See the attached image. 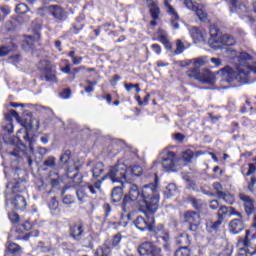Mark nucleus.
I'll return each instance as SVG.
<instances>
[{"mask_svg":"<svg viewBox=\"0 0 256 256\" xmlns=\"http://www.w3.org/2000/svg\"><path fill=\"white\" fill-rule=\"evenodd\" d=\"M157 178L155 182L144 185L141 189L136 184H131L128 194L123 198L122 211H130L131 203L137 202L140 210L148 215H155L159 209V192L157 191Z\"/></svg>","mask_w":256,"mask_h":256,"instance_id":"1","label":"nucleus"},{"mask_svg":"<svg viewBox=\"0 0 256 256\" xmlns=\"http://www.w3.org/2000/svg\"><path fill=\"white\" fill-rule=\"evenodd\" d=\"M238 199L242 203L245 215L254 216L244 238L238 239V247H244L246 256H256V207L255 198L245 192L238 193Z\"/></svg>","mask_w":256,"mask_h":256,"instance_id":"2","label":"nucleus"},{"mask_svg":"<svg viewBox=\"0 0 256 256\" xmlns=\"http://www.w3.org/2000/svg\"><path fill=\"white\" fill-rule=\"evenodd\" d=\"M105 172V165L103 162H98L92 169V178L90 182H86V187L91 193V195H97V191H101V185H103V181H107L108 176L103 173Z\"/></svg>","mask_w":256,"mask_h":256,"instance_id":"3","label":"nucleus"},{"mask_svg":"<svg viewBox=\"0 0 256 256\" xmlns=\"http://www.w3.org/2000/svg\"><path fill=\"white\" fill-rule=\"evenodd\" d=\"M187 77L190 79H195L196 81H200V83H203V85H215L217 81V77H215V74L211 72L210 70H204L201 72V69L196 68H190L186 72Z\"/></svg>","mask_w":256,"mask_h":256,"instance_id":"4","label":"nucleus"},{"mask_svg":"<svg viewBox=\"0 0 256 256\" xmlns=\"http://www.w3.org/2000/svg\"><path fill=\"white\" fill-rule=\"evenodd\" d=\"M127 173H129V167L119 159L117 164L109 170L107 177L112 183H127Z\"/></svg>","mask_w":256,"mask_h":256,"instance_id":"5","label":"nucleus"},{"mask_svg":"<svg viewBox=\"0 0 256 256\" xmlns=\"http://www.w3.org/2000/svg\"><path fill=\"white\" fill-rule=\"evenodd\" d=\"M148 231L151 233V239H156L154 240V243L159 244L162 240L164 249H169V240L171 239V236H169V231L165 229V225L158 224L155 226V224H152Z\"/></svg>","mask_w":256,"mask_h":256,"instance_id":"6","label":"nucleus"},{"mask_svg":"<svg viewBox=\"0 0 256 256\" xmlns=\"http://www.w3.org/2000/svg\"><path fill=\"white\" fill-rule=\"evenodd\" d=\"M33 229V223H31L29 220L24 221L23 223L17 224L15 233L18 234L15 241H29L31 237H39V230H32ZM32 230V231H31ZM25 231L27 232L26 234Z\"/></svg>","mask_w":256,"mask_h":256,"instance_id":"7","label":"nucleus"},{"mask_svg":"<svg viewBox=\"0 0 256 256\" xmlns=\"http://www.w3.org/2000/svg\"><path fill=\"white\" fill-rule=\"evenodd\" d=\"M38 71L42 73V75H40L41 81H47L48 83H53V81H57V75L55 74V71H53L51 61L40 60L38 64Z\"/></svg>","mask_w":256,"mask_h":256,"instance_id":"8","label":"nucleus"},{"mask_svg":"<svg viewBox=\"0 0 256 256\" xmlns=\"http://www.w3.org/2000/svg\"><path fill=\"white\" fill-rule=\"evenodd\" d=\"M138 253L141 256H165L163 249L151 241L141 243L138 247Z\"/></svg>","mask_w":256,"mask_h":256,"instance_id":"9","label":"nucleus"},{"mask_svg":"<svg viewBox=\"0 0 256 256\" xmlns=\"http://www.w3.org/2000/svg\"><path fill=\"white\" fill-rule=\"evenodd\" d=\"M23 128L17 131V135L24 133L23 139L29 143V149L33 151V145H35V138L29 136V132L33 130V118H23L20 120Z\"/></svg>","mask_w":256,"mask_h":256,"instance_id":"10","label":"nucleus"},{"mask_svg":"<svg viewBox=\"0 0 256 256\" xmlns=\"http://www.w3.org/2000/svg\"><path fill=\"white\" fill-rule=\"evenodd\" d=\"M66 177L69 180L70 187L74 189H79L82 187L81 184L83 183V174L79 172V167L76 165H72V167H68L66 171Z\"/></svg>","mask_w":256,"mask_h":256,"instance_id":"11","label":"nucleus"},{"mask_svg":"<svg viewBox=\"0 0 256 256\" xmlns=\"http://www.w3.org/2000/svg\"><path fill=\"white\" fill-rule=\"evenodd\" d=\"M68 235L73 241H81L85 237V223L78 221L70 224L68 227Z\"/></svg>","mask_w":256,"mask_h":256,"instance_id":"12","label":"nucleus"},{"mask_svg":"<svg viewBox=\"0 0 256 256\" xmlns=\"http://www.w3.org/2000/svg\"><path fill=\"white\" fill-rule=\"evenodd\" d=\"M184 223H188L189 227L188 230L195 232L199 229V225L201 224V216L198 212L193 210H188L184 213Z\"/></svg>","mask_w":256,"mask_h":256,"instance_id":"13","label":"nucleus"},{"mask_svg":"<svg viewBox=\"0 0 256 256\" xmlns=\"http://www.w3.org/2000/svg\"><path fill=\"white\" fill-rule=\"evenodd\" d=\"M146 4L152 19V21H150V27H157V21L161 19V8L155 0H146Z\"/></svg>","mask_w":256,"mask_h":256,"instance_id":"14","label":"nucleus"},{"mask_svg":"<svg viewBox=\"0 0 256 256\" xmlns=\"http://www.w3.org/2000/svg\"><path fill=\"white\" fill-rule=\"evenodd\" d=\"M236 41L233 36L229 34L222 35L218 40L217 36L212 39L211 47L212 49H223V47H233Z\"/></svg>","mask_w":256,"mask_h":256,"instance_id":"15","label":"nucleus"},{"mask_svg":"<svg viewBox=\"0 0 256 256\" xmlns=\"http://www.w3.org/2000/svg\"><path fill=\"white\" fill-rule=\"evenodd\" d=\"M146 215V217L143 216H137V218L134 220V225L136 228L139 229V231H149L152 225H155V214Z\"/></svg>","mask_w":256,"mask_h":256,"instance_id":"16","label":"nucleus"},{"mask_svg":"<svg viewBox=\"0 0 256 256\" xmlns=\"http://www.w3.org/2000/svg\"><path fill=\"white\" fill-rule=\"evenodd\" d=\"M217 219L225 221L227 217H241V212L237 211V208L232 206L220 205L217 213Z\"/></svg>","mask_w":256,"mask_h":256,"instance_id":"17","label":"nucleus"},{"mask_svg":"<svg viewBox=\"0 0 256 256\" xmlns=\"http://www.w3.org/2000/svg\"><path fill=\"white\" fill-rule=\"evenodd\" d=\"M184 5L190 11H194L200 21H207L208 14L203 8H201L199 3L193 0H184Z\"/></svg>","mask_w":256,"mask_h":256,"instance_id":"18","label":"nucleus"},{"mask_svg":"<svg viewBox=\"0 0 256 256\" xmlns=\"http://www.w3.org/2000/svg\"><path fill=\"white\" fill-rule=\"evenodd\" d=\"M238 218L232 219L228 224V229L232 235H239L241 231L245 230V220H243V213Z\"/></svg>","mask_w":256,"mask_h":256,"instance_id":"19","label":"nucleus"},{"mask_svg":"<svg viewBox=\"0 0 256 256\" xmlns=\"http://www.w3.org/2000/svg\"><path fill=\"white\" fill-rule=\"evenodd\" d=\"M85 19H87L85 13H80L75 18L74 23L71 24V27L69 28V33H71V35H79V33H81L83 29H85Z\"/></svg>","mask_w":256,"mask_h":256,"instance_id":"20","label":"nucleus"},{"mask_svg":"<svg viewBox=\"0 0 256 256\" xmlns=\"http://www.w3.org/2000/svg\"><path fill=\"white\" fill-rule=\"evenodd\" d=\"M10 157V167L12 171H19L21 169V162L23 158L21 157V149L15 148L13 151L8 153Z\"/></svg>","mask_w":256,"mask_h":256,"instance_id":"21","label":"nucleus"},{"mask_svg":"<svg viewBox=\"0 0 256 256\" xmlns=\"http://www.w3.org/2000/svg\"><path fill=\"white\" fill-rule=\"evenodd\" d=\"M48 10L57 23H63L67 19V12L59 5H50Z\"/></svg>","mask_w":256,"mask_h":256,"instance_id":"22","label":"nucleus"},{"mask_svg":"<svg viewBox=\"0 0 256 256\" xmlns=\"http://www.w3.org/2000/svg\"><path fill=\"white\" fill-rule=\"evenodd\" d=\"M164 7L167 8L168 15L171 16V25L174 29H179V14L173 6H171V0H164Z\"/></svg>","mask_w":256,"mask_h":256,"instance_id":"23","label":"nucleus"},{"mask_svg":"<svg viewBox=\"0 0 256 256\" xmlns=\"http://www.w3.org/2000/svg\"><path fill=\"white\" fill-rule=\"evenodd\" d=\"M10 203L15 211H25L27 209V200L21 195H15Z\"/></svg>","mask_w":256,"mask_h":256,"instance_id":"24","label":"nucleus"},{"mask_svg":"<svg viewBox=\"0 0 256 256\" xmlns=\"http://www.w3.org/2000/svg\"><path fill=\"white\" fill-rule=\"evenodd\" d=\"M234 80L241 83V85L249 83V71L247 67H238L237 71L234 73Z\"/></svg>","mask_w":256,"mask_h":256,"instance_id":"25","label":"nucleus"},{"mask_svg":"<svg viewBox=\"0 0 256 256\" xmlns=\"http://www.w3.org/2000/svg\"><path fill=\"white\" fill-rule=\"evenodd\" d=\"M41 41V33L35 32L34 35L25 36V40L22 42L23 49H33L35 43Z\"/></svg>","mask_w":256,"mask_h":256,"instance_id":"26","label":"nucleus"},{"mask_svg":"<svg viewBox=\"0 0 256 256\" xmlns=\"http://www.w3.org/2000/svg\"><path fill=\"white\" fill-rule=\"evenodd\" d=\"M76 197L80 205H84V203H91V196L87 194L86 184L76 189Z\"/></svg>","mask_w":256,"mask_h":256,"instance_id":"27","label":"nucleus"},{"mask_svg":"<svg viewBox=\"0 0 256 256\" xmlns=\"http://www.w3.org/2000/svg\"><path fill=\"white\" fill-rule=\"evenodd\" d=\"M22 248L15 242L8 241L4 250V256H17L20 255Z\"/></svg>","mask_w":256,"mask_h":256,"instance_id":"28","label":"nucleus"},{"mask_svg":"<svg viewBox=\"0 0 256 256\" xmlns=\"http://www.w3.org/2000/svg\"><path fill=\"white\" fill-rule=\"evenodd\" d=\"M157 33H158L157 41H159V43H162L166 51H171V49H173V44H171V41L167 36V32L163 29H158Z\"/></svg>","mask_w":256,"mask_h":256,"instance_id":"29","label":"nucleus"},{"mask_svg":"<svg viewBox=\"0 0 256 256\" xmlns=\"http://www.w3.org/2000/svg\"><path fill=\"white\" fill-rule=\"evenodd\" d=\"M203 155V151H196L194 152L191 149H186L182 152V159L185 163H191L193 159H197Z\"/></svg>","mask_w":256,"mask_h":256,"instance_id":"30","label":"nucleus"},{"mask_svg":"<svg viewBox=\"0 0 256 256\" xmlns=\"http://www.w3.org/2000/svg\"><path fill=\"white\" fill-rule=\"evenodd\" d=\"M176 245H179L180 247H190L191 245V236L187 234V232L180 233L175 238Z\"/></svg>","mask_w":256,"mask_h":256,"instance_id":"31","label":"nucleus"},{"mask_svg":"<svg viewBox=\"0 0 256 256\" xmlns=\"http://www.w3.org/2000/svg\"><path fill=\"white\" fill-rule=\"evenodd\" d=\"M162 167L167 171L175 169V152H168V157L162 160Z\"/></svg>","mask_w":256,"mask_h":256,"instance_id":"32","label":"nucleus"},{"mask_svg":"<svg viewBox=\"0 0 256 256\" xmlns=\"http://www.w3.org/2000/svg\"><path fill=\"white\" fill-rule=\"evenodd\" d=\"M19 49V46L17 44L11 42L8 45H1L0 46V57H7L9 53H15Z\"/></svg>","mask_w":256,"mask_h":256,"instance_id":"33","label":"nucleus"},{"mask_svg":"<svg viewBox=\"0 0 256 256\" xmlns=\"http://www.w3.org/2000/svg\"><path fill=\"white\" fill-rule=\"evenodd\" d=\"M60 163L64 165L66 172L68 167H73V165H75V162L71 161V150H66L63 152V154L60 156Z\"/></svg>","mask_w":256,"mask_h":256,"instance_id":"34","label":"nucleus"},{"mask_svg":"<svg viewBox=\"0 0 256 256\" xmlns=\"http://www.w3.org/2000/svg\"><path fill=\"white\" fill-rule=\"evenodd\" d=\"M49 175L51 177L50 185L52 189H59V187H61V181H63V179L59 175V172L50 171Z\"/></svg>","mask_w":256,"mask_h":256,"instance_id":"35","label":"nucleus"},{"mask_svg":"<svg viewBox=\"0 0 256 256\" xmlns=\"http://www.w3.org/2000/svg\"><path fill=\"white\" fill-rule=\"evenodd\" d=\"M187 201L188 203H190V205H192L193 209H195V211H198L199 213H201V211H203L205 207V202L193 196L188 197Z\"/></svg>","mask_w":256,"mask_h":256,"instance_id":"36","label":"nucleus"},{"mask_svg":"<svg viewBox=\"0 0 256 256\" xmlns=\"http://www.w3.org/2000/svg\"><path fill=\"white\" fill-rule=\"evenodd\" d=\"M7 187H11L12 193H23V180L14 179L8 183Z\"/></svg>","mask_w":256,"mask_h":256,"instance_id":"37","label":"nucleus"},{"mask_svg":"<svg viewBox=\"0 0 256 256\" xmlns=\"http://www.w3.org/2000/svg\"><path fill=\"white\" fill-rule=\"evenodd\" d=\"M123 199V188L116 186L112 189L111 200L113 203H119Z\"/></svg>","mask_w":256,"mask_h":256,"instance_id":"38","label":"nucleus"},{"mask_svg":"<svg viewBox=\"0 0 256 256\" xmlns=\"http://www.w3.org/2000/svg\"><path fill=\"white\" fill-rule=\"evenodd\" d=\"M76 243H80L84 249H93L94 244H93V236L92 235H87L83 236L81 240H77Z\"/></svg>","mask_w":256,"mask_h":256,"instance_id":"39","label":"nucleus"},{"mask_svg":"<svg viewBox=\"0 0 256 256\" xmlns=\"http://www.w3.org/2000/svg\"><path fill=\"white\" fill-rule=\"evenodd\" d=\"M119 217H120L119 221H109L108 222V227L110 229H117L119 227H127L129 222H124L123 221V218L125 217V215H123V213H120Z\"/></svg>","mask_w":256,"mask_h":256,"instance_id":"40","label":"nucleus"},{"mask_svg":"<svg viewBox=\"0 0 256 256\" xmlns=\"http://www.w3.org/2000/svg\"><path fill=\"white\" fill-rule=\"evenodd\" d=\"M218 199H222L227 205H235V195L229 192H220Z\"/></svg>","mask_w":256,"mask_h":256,"instance_id":"41","label":"nucleus"},{"mask_svg":"<svg viewBox=\"0 0 256 256\" xmlns=\"http://www.w3.org/2000/svg\"><path fill=\"white\" fill-rule=\"evenodd\" d=\"M175 193H177V186L174 183L168 184L166 190L164 191L166 199H171Z\"/></svg>","mask_w":256,"mask_h":256,"instance_id":"42","label":"nucleus"},{"mask_svg":"<svg viewBox=\"0 0 256 256\" xmlns=\"http://www.w3.org/2000/svg\"><path fill=\"white\" fill-rule=\"evenodd\" d=\"M207 63V56H201L193 60V65L196 69H201V67H205Z\"/></svg>","mask_w":256,"mask_h":256,"instance_id":"43","label":"nucleus"},{"mask_svg":"<svg viewBox=\"0 0 256 256\" xmlns=\"http://www.w3.org/2000/svg\"><path fill=\"white\" fill-rule=\"evenodd\" d=\"M221 225H223V220L218 218V221L211 222L210 225L207 226V230L209 233H213V231H219Z\"/></svg>","mask_w":256,"mask_h":256,"instance_id":"44","label":"nucleus"},{"mask_svg":"<svg viewBox=\"0 0 256 256\" xmlns=\"http://www.w3.org/2000/svg\"><path fill=\"white\" fill-rule=\"evenodd\" d=\"M15 11L18 15H25V13H29V6L25 3H19L16 6Z\"/></svg>","mask_w":256,"mask_h":256,"instance_id":"45","label":"nucleus"},{"mask_svg":"<svg viewBox=\"0 0 256 256\" xmlns=\"http://www.w3.org/2000/svg\"><path fill=\"white\" fill-rule=\"evenodd\" d=\"M174 256H191V249L188 247H179L175 251Z\"/></svg>","mask_w":256,"mask_h":256,"instance_id":"46","label":"nucleus"},{"mask_svg":"<svg viewBox=\"0 0 256 256\" xmlns=\"http://www.w3.org/2000/svg\"><path fill=\"white\" fill-rule=\"evenodd\" d=\"M190 35H191L192 39H195L196 41H199L203 37L201 30L197 27H192L190 29Z\"/></svg>","mask_w":256,"mask_h":256,"instance_id":"47","label":"nucleus"},{"mask_svg":"<svg viewBox=\"0 0 256 256\" xmlns=\"http://www.w3.org/2000/svg\"><path fill=\"white\" fill-rule=\"evenodd\" d=\"M48 209H50V211H57L59 209V201L57 200L56 196L49 200Z\"/></svg>","mask_w":256,"mask_h":256,"instance_id":"48","label":"nucleus"},{"mask_svg":"<svg viewBox=\"0 0 256 256\" xmlns=\"http://www.w3.org/2000/svg\"><path fill=\"white\" fill-rule=\"evenodd\" d=\"M240 63H247V61H253V56L247 52H241L238 56Z\"/></svg>","mask_w":256,"mask_h":256,"instance_id":"49","label":"nucleus"},{"mask_svg":"<svg viewBox=\"0 0 256 256\" xmlns=\"http://www.w3.org/2000/svg\"><path fill=\"white\" fill-rule=\"evenodd\" d=\"M62 203L64 205H75L76 199L74 195L67 194L62 198Z\"/></svg>","mask_w":256,"mask_h":256,"instance_id":"50","label":"nucleus"},{"mask_svg":"<svg viewBox=\"0 0 256 256\" xmlns=\"http://www.w3.org/2000/svg\"><path fill=\"white\" fill-rule=\"evenodd\" d=\"M57 163V158L55 156H49L46 158V160L43 162L44 167H50L53 169Z\"/></svg>","mask_w":256,"mask_h":256,"instance_id":"51","label":"nucleus"},{"mask_svg":"<svg viewBox=\"0 0 256 256\" xmlns=\"http://www.w3.org/2000/svg\"><path fill=\"white\" fill-rule=\"evenodd\" d=\"M8 219L13 225H18L19 221H21V217L17 214V212H9Z\"/></svg>","mask_w":256,"mask_h":256,"instance_id":"52","label":"nucleus"},{"mask_svg":"<svg viewBox=\"0 0 256 256\" xmlns=\"http://www.w3.org/2000/svg\"><path fill=\"white\" fill-rule=\"evenodd\" d=\"M88 86L84 88L85 93H93L95 91V85H97V80H86Z\"/></svg>","mask_w":256,"mask_h":256,"instance_id":"53","label":"nucleus"},{"mask_svg":"<svg viewBox=\"0 0 256 256\" xmlns=\"http://www.w3.org/2000/svg\"><path fill=\"white\" fill-rule=\"evenodd\" d=\"M85 69H86L85 66H79L74 68L72 71H70L71 81H75L77 74L81 73V71H85Z\"/></svg>","mask_w":256,"mask_h":256,"instance_id":"54","label":"nucleus"},{"mask_svg":"<svg viewBox=\"0 0 256 256\" xmlns=\"http://www.w3.org/2000/svg\"><path fill=\"white\" fill-rule=\"evenodd\" d=\"M183 51H185V44H183V41L177 40L176 49L174 51L175 55H181Z\"/></svg>","mask_w":256,"mask_h":256,"instance_id":"55","label":"nucleus"},{"mask_svg":"<svg viewBox=\"0 0 256 256\" xmlns=\"http://www.w3.org/2000/svg\"><path fill=\"white\" fill-rule=\"evenodd\" d=\"M132 175L136 176V177H141V175H143V168H141L139 165H134L131 169H130Z\"/></svg>","mask_w":256,"mask_h":256,"instance_id":"56","label":"nucleus"},{"mask_svg":"<svg viewBox=\"0 0 256 256\" xmlns=\"http://www.w3.org/2000/svg\"><path fill=\"white\" fill-rule=\"evenodd\" d=\"M102 209H103V212H104V219H108L109 215H111V211H112L111 204L104 203L103 206H102Z\"/></svg>","mask_w":256,"mask_h":256,"instance_id":"57","label":"nucleus"},{"mask_svg":"<svg viewBox=\"0 0 256 256\" xmlns=\"http://www.w3.org/2000/svg\"><path fill=\"white\" fill-rule=\"evenodd\" d=\"M65 66L60 69L62 73H65L66 75H71V63L69 60L65 59L64 60Z\"/></svg>","mask_w":256,"mask_h":256,"instance_id":"58","label":"nucleus"},{"mask_svg":"<svg viewBox=\"0 0 256 256\" xmlns=\"http://www.w3.org/2000/svg\"><path fill=\"white\" fill-rule=\"evenodd\" d=\"M213 189H214V191H215V193H216L218 199H219V194H220V193H224V192H223V185H221L220 182H214V183H213Z\"/></svg>","mask_w":256,"mask_h":256,"instance_id":"59","label":"nucleus"},{"mask_svg":"<svg viewBox=\"0 0 256 256\" xmlns=\"http://www.w3.org/2000/svg\"><path fill=\"white\" fill-rule=\"evenodd\" d=\"M255 184H256V177L252 176L250 179V182H248V186H247V189H248V191H250V193L255 192Z\"/></svg>","mask_w":256,"mask_h":256,"instance_id":"60","label":"nucleus"},{"mask_svg":"<svg viewBox=\"0 0 256 256\" xmlns=\"http://www.w3.org/2000/svg\"><path fill=\"white\" fill-rule=\"evenodd\" d=\"M256 171V165L254 163H249L248 164V171L245 175V177H250V175H253Z\"/></svg>","mask_w":256,"mask_h":256,"instance_id":"61","label":"nucleus"},{"mask_svg":"<svg viewBox=\"0 0 256 256\" xmlns=\"http://www.w3.org/2000/svg\"><path fill=\"white\" fill-rule=\"evenodd\" d=\"M241 113H247V111H253V107L251 106V102L246 100V104L241 108Z\"/></svg>","mask_w":256,"mask_h":256,"instance_id":"62","label":"nucleus"},{"mask_svg":"<svg viewBox=\"0 0 256 256\" xmlns=\"http://www.w3.org/2000/svg\"><path fill=\"white\" fill-rule=\"evenodd\" d=\"M209 207H210V209H212V211H217V209H219V207H221L219 204V200H211Z\"/></svg>","mask_w":256,"mask_h":256,"instance_id":"63","label":"nucleus"},{"mask_svg":"<svg viewBox=\"0 0 256 256\" xmlns=\"http://www.w3.org/2000/svg\"><path fill=\"white\" fill-rule=\"evenodd\" d=\"M63 99H69L71 97V89L66 88L61 93Z\"/></svg>","mask_w":256,"mask_h":256,"instance_id":"64","label":"nucleus"}]
</instances>
